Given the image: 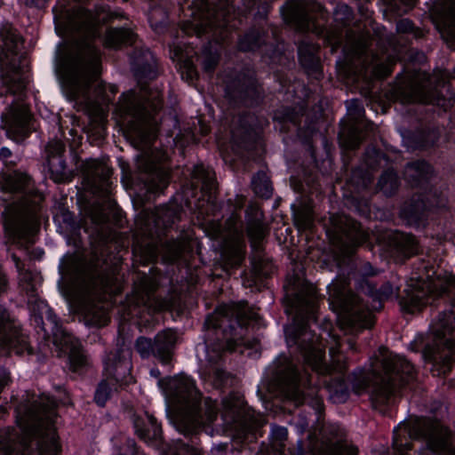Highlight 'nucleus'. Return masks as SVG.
I'll return each mask as SVG.
<instances>
[{
	"mask_svg": "<svg viewBox=\"0 0 455 455\" xmlns=\"http://www.w3.org/2000/svg\"><path fill=\"white\" fill-rule=\"evenodd\" d=\"M53 12L57 34L70 37V42L60 49L55 62L62 92L78 110L90 116L101 138L110 102L108 92H116V86H106L97 80L100 56L92 40L99 36L98 25L105 17L81 7H55Z\"/></svg>",
	"mask_w": 455,
	"mask_h": 455,
	"instance_id": "f257e3e1",
	"label": "nucleus"
},
{
	"mask_svg": "<svg viewBox=\"0 0 455 455\" xmlns=\"http://www.w3.org/2000/svg\"><path fill=\"white\" fill-rule=\"evenodd\" d=\"M162 104L161 94L141 85L139 92L122 94L115 107L114 117L127 140L140 153L136 158L137 173L122 164V181L126 188L141 183L150 193L162 192L169 183V171L165 165L167 156L153 146L157 123L153 117Z\"/></svg>",
	"mask_w": 455,
	"mask_h": 455,
	"instance_id": "f03ea898",
	"label": "nucleus"
},
{
	"mask_svg": "<svg viewBox=\"0 0 455 455\" xmlns=\"http://www.w3.org/2000/svg\"><path fill=\"white\" fill-rule=\"evenodd\" d=\"M291 296V313H294L293 322L284 329L287 345L295 348L301 355L305 364L318 375L325 376L336 373L331 381L324 380L330 398L337 403L347 401L349 394L348 386L344 380L345 363L336 357V349L330 347L331 363L325 362L323 337L311 330L310 323L315 320L316 290L307 282L294 280L285 287Z\"/></svg>",
	"mask_w": 455,
	"mask_h": 455,
	"instance_id": "7ed1b4c3",
	"label": "nucleus"
},
{
	"mask_svg": "<svg viewBox=\"0 0 455 455\" xmlns=\"http://www.w3.org/2000/svg\"><path fill=\"white\" fill-rule=\"evenodd\" d=\"M55 400L46 395L33 398L18 411V432H0V455H60L52 429Z\"/></svg>",
	"mask_w": 455,
	"mask_h": 455,
	"instance_id": "20e7f679",
	"label": "nucleus"
},
{
	"mask_svg": "<svg viewBox=\"0 0 455 455\" xmlns=\"http://www.w3.org/2000/svg\"><path fill=\"white\" fill-rule=\"evenodd\" d=\"M59 270V290L69 309L81 313L92 325H106L108 313L96 302V297L100 291L110 290V280L70 257L60 261Z\"/></svg>",
	"mask_w": 455,
	"mask_h": 455,
	"instance_id": "39448f33",
	"label": "nucleus"
},
{
	"mask_svg": "<svg viewBox=\"0 0 455 455\" xmlns=\"http://www.w3.org/2000/svg\"><path fill=\"white\" fill-rule=\"evenodd\" d=\"M149 373L157 379L159 388L172 406L174 415L171 421L179 432L188 434L217 419L220 409L216 402L205 398L202 403L190 377L180 374L170 379H159L160 371L156 368L151 369Z\"/></svg>",
	"mask_w": 455,
	"mask_h": 455,
	"instance_id": "423d86ee",
	"label": "nucleus"
},
{
	"mask_svg": "<svg viewBox=\"0 0 455 455\" xmlns=\"http://www.w3.org/2000/svg\"><path fill=\"white\" fill-rule=\"evenodd\" d=\"M192 186L195 188L200 187L201 197L196 203L195 207L198 218H203V224L208 227V235L213 239L220 238L224 240L232 237L234 244L230 250L223 252V257L232 267L239 266L244 259V251L242 233L240 226L236 222L235 212L244 205V197L243 196H235L231 215L226 222V227H223L219 220L209 219L210 215L215 216V211L217 210L216 184L212 172L203 164L196 165L192 172Z\"/></svg>",
	"mask_w": 455,
	"mask_h": 455,
	"instance_id": "0eeeda50",
	"label": "nucleus"
},
{
	"mask_svg": "<svg viewBox=\"0 0 455 455\" xmlns=\"http://www.w3.org/2000/svg\"><path fill=\"white\" fill-rule=\"evenodd\" d=\"M1 188L5 192L19 194L18 202L9 204L3 213L4 226L9 239L26 248L35 242L44 196L35 190L30 177L22 172L4 177Z\"/></svg>",
	"mask_w": 455,
	"mask_h": 455,
	"instance_id": "6e6552de",
	"label": "nucleus"
},
{
	"mask_svg": "<svg viewBox=\"0 0 455 455\" xmlns=\"http://www.w3.org/2000/svg\"><path fill=\"white\" fill-rule=\"evenodd\" d=\"M347 278L338 277L328 286L330 306L337 313L338 322L341 329L351 333L370 328L373 324L372 310L381 307V301L391 298L397 293V287L389 283L376 290L366 283L362 287V292L368 299L361 295L355 294L347 288Z\"/></svg>",
	"mask_w": 455,
	"mask_h": 455,
	"instance_id": "1a4fd4ad",
	"label": "nucleus"
},
{
	"mask_svg": "<svg viewBox=\"0 0 455 455\" xmlns=\"http://www.w3.org/2000/svg\"><path fill=\"white\" fill-rule=\"evenodd\" d=\"M413 373V365L402 355L380 348L367 371L354 373L352 387L357 394L367 390L373 407L384 412L382 407L392 403L397 383L408 382Z\"/></svg>",
	"mask_w": 455,
	"mask_h": 455,
	"instance_id": "9d476101",
	"label": "nucleus"
},
{
	"mask_svg": "<svg viewBox=\"0 0 455 455\" xmlns=\"http://www.w3.org/2000/svg\"><path fill=\"white\" fill-rule=\"evenodd\" d=\"M237 0H218L211 6L207 0H193L188 27L198 36L209 34L212 41L204 47L200 57L204 68L207 72L214 69L219 60L217 45L225 41L228 34L229 16L235 13L233 4Z\"/></svg>",
	"mask_w": 455,
	"mask_h": 455,
	"instance_id": "9b49d317",
	"label": "nucleus"
},
{
	"mask_svg": "<svg viewBox=\"0 0 455 455\" xmlns=\"http://www.w3.org/2000/svg\"><path fill=\"white\" fill-rule=\"evenodd\" d=\"M438 299H447L453 305L455 276L446 271L435 270L423 261L407 281L400 305L404 311L415 313Z\"/></svg>",
	"mask_w": 455,
	"mask_h": 455,
	"instance_id": "f8f14e48",
	"label": "nucleus"
},
{
	"mask_svg": "<svg viewBox=\"0 0 455 455\" xmlns=\"http://www.w3.org/2000/svg\"><path fill=\"white\" fill-rule=\"evenodd\" d=\"M412 350H422L425 362L438 375L448 372L455 362V317L441 313L429 326L427 335L418 334L411 342Z\"/></svg>",
	"mask_w": 455,
	"mask_h": 455,
	"instance_id": "ddd939ff",
	"label": "nucleus"
},
{
	"mask_svg": "<svg viewBox=\"0 0 455 455\" xmlns=\"http://www.w3.org/2000/svg\"><path fill=\"white\" fill-rule=\"evenodd\" d=\"M403 435L411 438L423 436L427 448L419 455H444L451 451L450 432L437 421L417 419L411 424L401 423L394 429L393 447L395 455H405L411 449L408 442L403 443Z\"/></svg>",
	"mask_w": 455,
	"mask_h": 455,
	"instance_id": "4468645a",
	"label": "nucleus"
},
{
	"mask_svg": "<svg viewBox=\"0 0 455 455\" xmlns=\"http://www.w3.org/2000/svg\"><path fill=\"white\" fill-rule=\"evenodd\" d=\"M270 371L267 389L271 394L291 400L296 405L305 401L303 388L310 384L307 372L301 373L293 361L285 355L279 356L274 362Z\"/></svg>",
	"mask_w": 455,
	"mask_h": 455,
	"instance_id": "2eb2a0df",
	"label": "nucleus"
},
{
	"mask_svg": "<svg viewBox=\"0 0 455 455\" xmlns=\"http://www.w3.org/2000/svg\"><path fill=\"white\" fill-rule=\"evenodd\" d=\"M252 317L247 315L244 304H230L221 305L215 312L209 315L205 321L207 329L220 330L223 337L226 339L225 344H218L217 347H210L206 343L204 348L206 352V357L210 363H215L221 356L220 350L233 351L235 349L236 341L231 337L228 331L227 326L230 331L235 329V326H242L245 323L247 318Z\"/></svg>",
	"mask_w": 455,
	"mask_h": 455,
	"instance_id": "dca6fc26",
	"label": "nucleus"
},
{
	"mask_svg": "<svg viewBox=\"0 0 455 455\" xmlns=\"http://www.w3.org/2000/svg\"><path fill=\"white\" fill-rule=\"evenodd\" d=\"M449 74L445 70H435L432 75L419 73L411 77L407 89L398 92L397 99L402 103H432L446 108L448 104L443 90L446 87Z\"/></svg>",
	"mask_w": 455,
	"mask_h": 455,
	"instance_id": "f3484780",
	"label": "nucleus"
},
{
	"mask_svg": "<svg viewBox=\"0 0 455 455\" xmlns=\"http://www.w3.org/2000/svg\"><path fill=\"white\" fill-rule=\"evenodd\" d=\"M32 310L35 313L36 322L42 324V331L46 333L48 329L51 330L54 345L69 354L72 367L76 369L82 365L84 363V357L79 340L62 328L48 304L37 299Z\"/></svg>",
	"mask_w": 455,
	"mask_h": 455,
	"instance_id": "a211bd4d",
	"label": "nucleus"
},
{
	"mask_svg": "<svg viewBox=\"0 0 455 455\" xmlns=\"http://www.w3.org/2000/svg\"><path fill=\"white\" fill-rule=\"evenodd\" d=\"M131 368V351L128 347H122L116 354L108 355L104 360L105 379L95 392L97 404L103 406L118 387L132 382Z\"/></svg>",
	"mask_w": 455,
	"mask_h": 455,
	"instance_id": "6ab92c4d",
	"label": "nucleus"
},
{
	"mask_svg": "<svg viewBox=\"0 0 455 455\" xmlns=\"http://www.w3.org/2000/svg\"><path fill=\"white\" fill-rule=\"evenodd\" d=\"M220 415L225 428L235 431L239 438H244L265 424L263 416L249 408L238 394H231L222 400Z\"/></svg>",
	"mask_w": 455,
	"mask_h": 455,
	"instance_id": "aec40b11",
	"label": "nucleus"
},
{
	"mask_svg": "<svg viewBox=\"0 0 455 455\" xmlns=\"http://www.w3.org/2000/svg\"><path fill=\"white\" fill-rule=\"evenodd\" d=\"M326 234L335 246L337 260L340 257H349L359 244L368 238L361 226L344 214H333L329 218V224H324Z\"/></svg>",
	"mask_w": 455,
	"mask_h": 455,
	"instance_id": "412c9836",
	"label": "nucleus"
},
{
	"mask_svg": "<svg viewBox=\"0 0 455 455\" xmlns=\"http://www.w3.org/2000/svg\"><path fill=\"white\" fill-rule=\"evenodd\" d=\"M343 36L346 37L344 50L350 53L353 57L357 59L368 58V52H371L370 63L367 65L372 66V71L375 76L384 77L391 73L390 66L398 58V52L395 46L393 38H387L388 45L393 48L395 55L388 54L386 58L387 62L384 63L377 54H374L370 47L372 39L368 33H358L352 29L346 28L341 31L339 36H337L335 43L338 44H342Z\"/></svg>",
	"mask_w": 455,
	"mask_h": 455,
	"instance_id": "4be33fe9",
	"label": "nucleus"
},
{
	"mask_svg": "<svg viewBox=\"0 0 455 455\" xmlns=\"http://www.w3.org/2000/svg\"><path fill=\"white\" fill-rule=\"evenodd\" d=\"M447 197L443 190L430 188L424 196L412 198L402 210V216L409 225L421 227L425 225L427 211L430 208H443L446 205Z\"/></svg>",
	"mask_w": 455,
	"mask_h": 455,
	"instance_id": "5701e85b",
	"label": "nucleus"
},
{
	"mask_svg": "<svg viewBox=\"0 0 455 455\" xmlns=\"http://www.w3.org/2000/svg\"><path fill=\"white\" fill-rule=\"evenodd\" d=\"M180 210L177 205L171 204L156 208L154 211L144 210L138 218L137 226L141 234L153 235L161 228H166L172 225L180 217Z\"/></svg>",
	"mask_w": 455,
	"mask_h": 455,
	"instance_id": "b1692460",
	"label": "nucleus"
},
{
	"mask_svg": "<svg viewBox=\"0 0 455 455\" xmlns=\"http://www.w3.org/2000/svg\"><path fill=\"white\" fill-rule=\"evenodd\" d=\"M177 340L176 332L172 330H164L159 332L155 342L145 337H140L136 342V349L143 358L154 355L164 365H168L172 358V349Z\"/></svg>",
	"mask_w": 455,
	"mask_h": 455,
	"instance_id": "393cba45",
	"label": "nucleus"
},
{
	"mask_svg": "<svg viewBox=\"0 0 455 455\" xmlns=\"http://www.w3.org/2000/svg\"><path fill=\"white\" fill-rule=\"evenodd\" d=\"M252 116H245L239 120V127H235L231 132V140L228 145L218 138V146L226 162L232 161L229 159V149L235 154H239L241 148L249 150L251 148V144L255 143L259 138V130L257 127H252L251 122Z\"/></svg>",
	"mask_w": 455,
	"mask_h": 455,
	"instance_id": "a878e982",
	"label": "nucleus"
},
{
	"mask_svg": "<svg viewBox=\"0 0 455 455\" xmlns=\"http://www.w3.org/2000/svg\"><path fill=\"white\" fill-rule=\"evenodd\" d=\"M322 6L316 2L297 0L289 3L282 9L283 20L301 31L314 27L315 13L320 12Z\"/></svg>",
	"mask_w": 455,
	"mask_h": 455,
	"instance_id": "bb28decb",
	"label": "nucleus"
},
{
	"mask_svg": "<svg viewBox=\"0 0 455 455\" xmlns=\"http://www.w3.org/2000/svg\"><path fill=\"white\" fill-rule=\"evenodd\" d=\"M0 351L17 355L31 354L28 337L10 323L8 312L0 306Z\"/></svg>",
	"mask_w": 455,
	"mask_h": 455,
	"instance_id": "cd10ccee",
	"label": "nucleus"
},
{
	"mask_svg": "<svg viewBox=\"0 0 455 455\" xmlns=\"http://www.w3.org/2000/svg\"><path fill=\"white\" fill-rule=\"evenodd\" d=\"M2 119L8 137L16 142L24 140L31 132V115L23 103L11 107Z\"/></svg>",
	"mask_w": 455,
	"mask_h": 455,
	"instance_id": "c85d7f7f",
	"label": "nucleus"
},
{
	"mask_svg": "<svg viewBox=\"0 0 455 455\" xmlns=\"http://www.w3.org/2000/svg\"><path fill=\"white\" fill-rule=\"evenodd\" d=\"M156 284L150 277L144 275L139 285L134 288L133 295L130 299L135 307H142L149 313L167 310L172 307L168 299L156 297L154 291Z\"/></svg>",
	"mask_w": 455,
	"mask_h": 455,
	"instance_id": "c756f323",
	"label": "nucleus"
},
{
	"mask_svg": "<svg viewBox=\"0 0 455 455\" xmlns=\"http://www.w3.org/2000/svg\"><path fill=\"white\" fill-rule=\"evenodd\" d=\"M47 163L52 180L55 182H65L71 177L62 158L64 144L60 140L50 141L46 148Z\"/></svg>",
	"mask_w": 455,
	"mask_h": 455,
	"instance_id": "7c9ffc66",
	"label": "nucleus"
},
{
	"mask_svg": "<svg viewBox=\"0 0 455 455\" xmlns=\"http://www.w3.org/2000/svg\"><path fill=\"white\" fill-rule=\"evenodd\" d=\"M132 67L140 84L142 79H153L156 76V59L148 49H141L135 52Z\"/></svg>",
	"mask_w": 455,
	"mask_h": 455,
	"instance_id": "2f4dec72",
	"label": "nucleus"
},
{
	"mask_svg": "<svg viewBox=\"0 0 455 455\" xmlns=\"http://www.w3.org/2000/svg\"><path fill=\"white\" fill-rule=\"evenodd\" d=\"M134 427L138 436L149 445L156 447L161 439V428L151 414L145 413L134 420Z\"/></svg>",
	"mask_w": 455,
	"mask_h": 455,
	"instance_id": "473e14b6",
	"label": "nucleus"
},
{
	"mask_svg": "<svg viewBox=\"0 0 455 455\" xmlns=\"http://www.w3.org/2000/svg\"><path fill=\"white\" fill-rule=\"evenodd\" d=\"M2 82L10 93L20 94L25 90L28 83V75L23 69L12 64L3 69Z\"/></svg>",
	"mask_w": 455,
	"mask_h": 455,
	"instance_id": "72a5a7b5",
	"label": "nucleus"
},
{
	"mask_svg": "<svg viewBox=\"0 0 455 455\" xmlns=\"http://www.w3.org/2000/svg\"><path fill=\"white\" fill-rule=\"evenodd\" d=\"M338 427H331V434L335 433L333 439L323 441L315 455H357V450L341 440L338 435Z\"/></svg>",
	"mask_w": 455,
	"mask_h": 455,
	"instance_id": "f704fd0d",
	"label": "nucleus"
},
{
	"mask_svg": "<svg viewBox=\"0 0 455 455\" xmlns=\"http://www.w3.org/2000/svg\"><path fill=\"white\" fill-rule=\"evenodd\" d=\"M442 37L455 47V0H448L443 7V15L438 23Z\"/></svg>",
	"mask_w": 455,
	"mask_h": 455,
	"instance_id": "c9c22d12",
	"label": "nucleus"
},
{
	"mask_svg": "<svg viewBox=\"0 0 455 455\" xmlns=\"http://www.w3.org/2000/svg\"><path fill=\"white\" fill-rule=\"evenodd\" d=\"M432 172L431 166L425 161L409 164L404 171V177L412 185L418 186L428 180Z\"/></svg>",
	"mask_w": 455,
	"mask_h": 455,
	"instance_id": "e433bc0d",
	"label": "nucleus"
},
{
	"mask_svg": "<svg viewBox=\"0 0 455 455\" xmlns=\"http://www.w3.org/2000/svg\"><path fill=\"white\" fill-rule=\"evenodd\" d=\"M135 41V35L127 28H109L104 37V44L108 48H118L122 45L132 44Z\"/></svg>",
	"mask_w": 455,
	"mask_h": 455,
	"instance_id": "4c0bfd02",
	"label": "nucleus"
},
{
	"mask_svg": "<svg viewBox=\"0 0 455 455\" xmlns=\"http://www.w3.org/2000/svg\"><path fill=\"white\" fill-rule=\"evenodd\" d=\"M84 175L88 180L94 182L99 178L103 183L108 185V179L111 170L106 162L97 159H89L83 164Z\"/></svg>",
	"mask_w": 455,
	"mask_h": 455,
	"instance_id": "58836bf2",
	"label": "nucleus"
},
{
	"mask_svg": "<svg viewBox=\"0 0 455 455\" xmlns=\"http://www.w3.org/2000/svg\"><path fill=\"white\" fill-rule=\"evenodd\" d=\"M391 244L405 256H411L418 251V243L408 234L395 232L388 235Z\"/></svg>",
	"mask_w": 455,
	"mask_h": 455,
	"instance_id": "ea45409f",
	"label": "nucleus"
},
{
	"mask_svg": "<svg viewBox=\"0 0 455 455\" xmlns=\"http://www.w3.org/2000/svg\"><path fill=\"white\" fill-rule=\"evenodd\" d=\"M238 93L246 105L252 106L259 102L261 92L257 82L252 78H249L246 83L239 84Z\"/></svg>",
	"mask_w": 455,
	"mask_h": 455,
	"instance_id": "a19ab883",
	"label": "nucleus"
},
{
	"mask_svg": "<svg viewBox=\"0 0 455 455\" xmlns=\"http://www.w3.org/2000/svg\"><path fill=\"white\" fill-rule=\"evenodd\" d=\"M318 46L307 42L301 43L298 47V54L300 63L306 68H315L318 65L316 56Z\"/></svg>",
	"mask_w": 455,
	"mask_h": 455,
	"instance_id": "79ce46f5",
	"label": "nucleus"
},
{
	"mask_svg": "<svg viewBox=\"0 0 455 455\" xmlns=\"http://www.w3.org/2000/svg\"><path fill=\"white\" fill-rule=\"evenodd\" d=\"M266 35H261L259 29L252 28L246 33L238 43L241 51H254L266 44Z\"/></svg>",
	"mask_w": 455,
	"mask_h": 455,
	"instance_id": "37998d69",
	"label": "nucleus"
},
{
	"mask_svg": "<svg viewBox=\"0 0 455 455\" xmlns=\"http://www.w3.org/2000/svg\"><path fill=\"white\" fill-rule=\"evenodd\" d=\"M266 233L264 223L259 219V213L256 212L255 218L248 221L247 234L253 247L259 245Z\"/></svg>",
	"mask_w": 455,
	"mask_h": 455,
	"instance_id": "c03bdc74",
	"label": "nucleus"
},
{
	"mask_svg": "<svg viewBox=\"0 0 455 455\" xmlns=\"http://www.w3.org/2000/svg\"><path fill=\"white\" fill-rule=\"evenodd\" d=\"M399 186V180L396 173L391 170H387L379 178L378 187L386 196L394 194Z\"/></svg>",
	"mask_w": 455,
	"mask_h": 455,
	"instance_id": "a18cd8bd",
	"label": "nucleus"
},
{
	"mask_svg": "<svg viewBox=\"0 0 455 455\" xmlns=\"http://www.w3.org/2000/svg\"><path fill=\"white\" fill-rule=\"evenodd\" d=\"M251 186L256 195L261 197H269L272 188L267 175L264 172H258L251 180Z\"/></svg>",
	"mask_w": 455,
	"mask_h": 455,
	"instance_id": "49530a36",
	"label": "nucleus"
},
{
	"mask_svg": "<svg viewBox=\"0 0 455 455\" xmlns=\"http://www.w3.org/2000/svg\"><path fill=\"white\" fill-rule=\"evenodd\" d=\"M294 221L299 229H309L313 226L314 212L310 206H305L294 212Z\"/></svg>",
	"mask_w": 455,
	"mask_h": 455,
	"instance_id": "de8ad7c7",
	"label": "nucleus"
},
{
	"mask_svg": "<svg viewBox=\"0 0 455 455\" xmlns=\"http://www.w3.org/2000/svg\"><path fill=\"white\" fill-rule=\"evenodd\" d=\"M92 222L96 226L97 231L99 232V235L100 238L105 239L106 235L103 234L105 226L108 225L109 221V217L108 213L102 208H97L92 213Z\"/></svg>",
	"mask_w": 455,
	"mask_h": 455,
	"instance_id": "09e8293b",
	"label": "nucleus"
},
{
	"mask_svg": "<svg viewBox=\"0 0 455 455\" xmlns=\"http://www.w3.org/2000/svg\"><path fill=\"white\" fill-rule=\"evenodd\" d=\"M186 243L184 241H171L166 243V259L169 261H174L178 259L182 252L186 250Z\"/></svg>",
	"mask_w": 455,
	"mask_h": 455,
	"instance_id": "8fccbe9b",
	"label": "nucleus"
},
{
	"mask_svg": "<svg viewBox=\"0 0 455 455\" xmlns=\"http://www.w3.org/2000/svg\"><path fill=\"white\" fill-rule=\"evenodd\" d=\"M352 11L347 4H339L334 11V20L339 25L347 28L350 25Z\"/></svg>",
	"mask_w": 455,
	"mask_h": 455,
	"instance_id": "3c124183",
	"label": "nucleus"
},
{
	"mask_svg": "<svg viewBox=\"0 0 455 455\" xmlns=\"http://www.w3.org/2000/svg\"><path fill=\"white\" fill-rule=\"evenodd\" d=\"M12 260L15 263V267L19 272L20 282L21 285L23 286V288L27 291H29V290L34 291V287L30 286V284H29V282L32 279L31 273L24 270L22 263L20 262V259L16 255H12Z\"/></svg>",
	"mask_w": 455,
	"mask_h": 455,
	"instance_id": "603ef678",
	"label": "nucleus"
},
{
	"mask_svg": "<svg viewBox=\"0 0 455 455\" xmlns=\"http://www.w3.org/2000/svg\"><path fill=\"white\" fill-rule=\"evenodd\" d=\"M438 139V131L432 130L427 132H422L418 134V148H427L433 146Z\"/></svg>",
	"mask_w": 455,
	"mask_h": 455,
	"instance_id": "864d4df0",
	"label": "nucleus"
},
{
	"mask_svg": "<svg viewBox=\"0 0 455 455\" xmlns=\"http://www.w3.org/2000/svg\"><path fill=\"white\" fill-rule=\"evenodd\" d=\"M226 372L218 365L209 370V380H212L216 387L225 384Z\"/></svg>",
	"mask_w": 455,
	"mask_h": 455,
	"instance_id": "5fc2aeb1",
	"label": "nucleus"
},
{
	"mask_svg": "<svg viewBox=\"0 0 455 455\" xmlns=\"http://www.w3.org/2000/svg\"><path fill=\"white\" fill-rule=\"evenodd\" d=\"M288 431L283 427H273L271 428V436L275 442L282 443L287 437Z\"/></svg>",
	"mask_w": 455,
	"mask_h": 455,
	"instance_id": "6e6d98bb",
	"label": "nucleus"
},
{
	"mask_svg": "<svg viewBox=\"0 0 455 455\" xmlns=\"http://www.w3.org/2000/svg\"><path fill=\"white\" fill-rule=\"evenodd\" d=\"M49 331H51V332L52 333V331L51 330H49V329H48V331H47V332H46V333L44 331V336H45V335H48V332H49ZM48 339H51V342L52 343V345L54 346V347H55L56 351L58 352L59 356H67V357H68V359H69V354H68V353H67V352H65V351H63V350H60L59 347H57L54 345V343H53V341H52V337L51 338V336H48ZM84 363L82 365L77 366V368H76V369H75L74 367H72L71 363H70V360H68V363H69L70 368H71L74 371H79L80 369H82L84 366H85V365H86V363H87V359H86V356H85L84 355Z\"/></svg>",
	"mask_w": 455,
	"mask_h": 455,
	"instance_id": "4d7b16f0",
	"label": "nucleus"
},
{
	"mask_svg": "<svg viewBox=\"0 0 455 455\" xmlns=\"http://www.w3.org/2000/svg\"><path fill=\"white\" fill-rule=\"evenodd\" d=\"M347 109L350 114L355 116L356 117H361L363 113V109L359 105L357 100H351L350 101H347Z\"/></svg>",
	"mask_w": 455,
	"mask_h": 455,
	"instance_id": "13d9d810",
	"label": "nucleus"
},
{
	"mask_svg": "<svg viewBox=\"0 0 455 455\" xmlns=\"http://www.w3.org/2000/svg\"><path fill=\"white\" fill-rule=\"evenodd\" d=\"M183 68L186 70V79L193 81L196 76V70L193 62L191 60L185 61Z\"/></svg>",
	"mask_w": 455,
	"mask_h": 455,
	"instance_id": "bf43d9fd",
	"label": "nucleus"
},
{
	"mask_svg": "<svg viewBox=\"0 0 455 455\" xmlns=\"http://www.w3.org/2000/svg\"><path fill=\"white\" fill-rule=\"evenodd\" d=\"M396 30L399 33H408L413 30V24L409 20H401L396 24Z\"/></svg>",
	"mask_w": 455,
	"mask_h": 455,
	"instance_id": "052dcab7",
	"label": "nucleus"
},
{
	"mask_svg": "<svg viewBox=\"0 0 455 455\" xmlns=\"http://www.w3.org/2000/svg\"><path fill=\"white\" fill-rule=\"evenodd\" d=\"M351 138H350V140L347 142V148H349L350 149H355L356 148L359 144H360V139H359V135L357 134L356 131L355 130H353L351 132Z\"/></svg>",
	"mask_w": 455,
	"mask_h": 455,
	"instance_id": "680f3d73",
	"label": "nucleus"
},
{
	"mask_svg": "<svg viewBox=\"0 0 455 455\" xmlns=\"http://www.w3.org/2000/svg\"><path fill=\"white\" fill-rule=\"evenodd\" d=\"M9 381V373L6 370L0 368V392Z\"/></svg>",
	"mask_w": 455,
	"mask_h": 455,
	"instance_id": "e2e57ef3",
	"label": "nucleus"
},
{
	"mask_svg": "<svg viewBox=\"0 0 455 455\" xmlns=\"http://www.w3.org/2000/svg\"><path fill=\"white\" fill-rule=\"evenodd\" d=\"M313 406L315 407V410L318 413L321 412L322 410V400L316 396L314 399H312Z\"/></svg>",
	"mask_w": 455,
	"mask_h": 455,
	"instance_id": "0e129e2a",
	"label": "nucleus"
},
{
	"mask_svg": "<svg viewBox=\"0 0 455 455\" xmlns=\"http://www.w3.org/2000/svg\"><path fill=\"white\" fill-rule=\"evenodd\" d=\"M11 156V150L7 148H2L0 149V158L3 160L7 159Z\"/></svg>",
	"mask_w": 455,
	"mask_h": 455,
	"instance_id": "69168bd1",
	"label": "nucleus"
},
{
	"mask_svg": "<svg viewBox=\"0 0 455 455\" xmlns=\"http://www.w3.org/2000/svg\"><path fill=\"white\" fill-rule=\"evenodd\" d=\"M372 181V178L370 174L366 173L365 176L363 178L362 180V187L366 188L368 185H370Z\"/></svg>",
	"mask_w": 455,
	"mask_h": 455,
	"instance_id": "338daca9",
	"label": "nucleus"
},
{
	"mask_svg": "<svg viewBox=\"0 0 455 455\" xmlns=\"http://www.w3.org/2000/svg\"><path fill=\"white\" fill-rule=\"evenodd\" d=\"M26 2H27V4L41 7L44 5L45 0H26Z\"/></svg>",
	"mask_w": 455,
	"mask_h": 455,
	"instance_id": "774afa93",
	"label": "nucleus"
}]
</instances>
